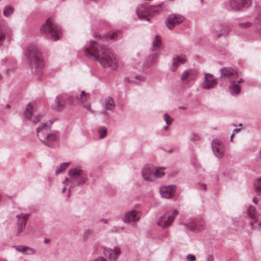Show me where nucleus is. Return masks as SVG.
Returning a JSON list of instances; mask_svg holds the SVG:
<instances>
[{
	"instance_id": "f257e3e1",
	"label": "nucleus",
	"mask_w": 261,
	"mask_h": 261,
	"mask_svg": "<svg viewBox=\"0 0 261 261\" xmlns=\"http://www.w3.org/2000/svg\"><path fill=\"white\" fill-rule=\"evenodd\" d=\"M101 37L96 41H91L85 49V55L91 60L98 61L103 68L112 67L116 70L119 60L110 48L101 47Z\"/></svg>"
},
{
	"instance_id": "f03ea898",
	"label": "nucleus",
	"mask_w": 261,
	"mask_h": 261,
	"mask_svg": "<svg viewBox=\"0 0 261 261\" xmlns=\"http://www.w3.org/2000/svg\"><path fill=\"white\" fill-rule=\"evenodd\" d=\"M25 55L33 72L38 73L44 65L41 54L37 47L34 45L28 47L25 51Z\"/></svg>"
},
{
	"instance_id": "7ed1b4c3",
	"label": "nucleus",
	"mask_w": 261,
	"mask_h": 261,
	"mask_svg": "<svg viewBox=\"0 0 261 261\" xmlns=\"http://www.w3.org/2000/svg\"><path fill=\"white\" fill-rule=\"evenodd\" d=\"M42 33L46 34L54 41L60 39L62 36L61 28L54 23L51 18H48L40 28Z\"/></svg>"
},
{
	"instance_id": "20e7f679",
	"label": "nucleus",
	"mask_w": 261,
	"mask_h": 261,
	"mask_svg": "<svg viewBox=\"0 0 261 261\" xmlns=\"http://www.w3.org/2000/svg\"><path fill=\"white\" fill-rule=\"evenodd\" d=\"M178 214V212L176 210L168 211L160 218L157 222V225L163 228L169 227L173 223Z\"/></svg>"
},
{
	"instance_id": "39448f33",
	"label": "nucleus",
	"mask_w": 261,
	"mask_h": 261,
	"mask_svg": "<svg viewBox=\"0 0 261 261\" xmlns=\"http://www.w3.org/2000/svg\"><path fill=\"white\" fill-rule=\"evenodd\" d=\"M36 112V106L34 102L28 103L26 106L24 112V115L25 118L31 121L34 124H36L38 122L40 121L43 117L42 115L37 117L35 116Z\"/></svg>"
},
{
	"instance_id": "423d86ee",
	"label": "nucleus",
	"mask_w": 261,
	"mask_h": 261,
	"mask_svg": "<svg viewBox=\"0 0 261 261\" xmlns=\"http://www.w3.org/2000/svg\"><path fill=\"white\" fill-rule=\"evenodd\" d=\"M251 4V0H229L224 3L226 8L233 11H240Z\"/></svg>"
},
{
	"instance_id": "0eeeda50",
	"label": "nucleus",
	"mask_w": 261,
	"mask_h": 261,
	"mask_svg": "<svg viewBox=\"0 0 261 261\" xmlns=\"http://www.w3.org/2000/svg\"><path fill=\"white\" fill-rule=\"evenodd\" d=\"M121 252L120 248L117 246H115L113 248L108 247L103 248V253L105 256L110 261H116Z\"/></svg>"
},
{
	"instance_id": "6e6552de",
	"label": "nucleus",
	"mask_w": 261,
	"mask_h": 261,
	"mask_svg": "<svg viewBox=\"0 0 261 261\" xmlns=\"http://www.w3.org/2000/svg\"><path fill=\"white\" fill-rule=\"evenodd\" d=\"M238 76V72L230 67H223L220 69V77L228 79L230 83H234Z\"/></svg>"
},
{
	"instance_id": "1a4fd4ad",
	"label": "nucleus",
	"mask_w": 261,
	"mask_h": 261,
	"mask_svg": "<svg viewBox=\"0 0 261 261\" xmlns=\"http://www.w3.org/2000/svg\"><path fill=\"white\" fill-rule=\"evenodd\" d=\"M186 229L192 231L197 232L203 230L204 228V222L200 219H194L189 223L184 224Z\"/></svg>"
},
{
	"instance_id": "9d476101",
	"label": "nucleus",
	"mask_w": 261,
	"mask_h": 261,
	"mask_svg": "<svg viewBox=\"0 0 261 261\" xmlns=\"http://www.w3.org/2000/svg\"><path fill=\"white\" fill-rule=\"evenodd\" d=\"M137 14L139 19L141 20L150 21L148 15H150V6L147 4H142L137 8Z\"/></svg>"
},
{
	"instance_id": "9b49d317",
	"label": "nucleus",
	"mask_w": 261,
	"mask_h": 261,
	"mask_svg": "<svg viewBox=\"0 0 261 261\" xmlns=\"http://www.w3.org/2000/svg\"><path fill=\"white\" fill-rule=\"evenodd\" d=\"M218 84V80L211 73H205L204 81L202 84L204 89L210 90L215 88Z\"/></svg>"
},
{
	"instance_id": "f8f14e48",
	"label": "nucleus",
	"mask_w": 261,
	"mask_h": 261,
	"mask_svg": "<svg viewBox=\"0 0 261 261\" xmlns=\"http://www.w3.org/2000/svg\"><path fill=\"white\" fill-rule=\"evenodd\" d=\"M185 19L184 16L176 14H172L168 16L167 21V27L170 29H172L176 24L182 22Z\"/></svg>"
},
{
	"instance_id": "ddd939ff",
	"label": "nucleus",
	"mask_w": 261,
	"mask_h": 261,
	"mask_svg": "<svg viewBox=\"0 0 261 261\" xmlns=\"http://www.w3.org/2000/svg\"><path fill=\"white\" fill-rule=\"evenodd\" d=\"M198 77V73L196 70L192 69H189L185 70L181 76V80L185 84L195 81Z\"/></svg>"
},
{
	"instance_id": "4468645a",
	"label": "nucleus",
	"mask_w": 261,
	"mask_h": 261,
	"mask_svg": "<svg viewBox=\"0 0 261 261\" xmlns=\"http://www.w3.org/2000/svg\"><path fill=\"white\" fill-rule=\"evenodd\" d=\"M212 148L215 155L218 158H222L224 151L223 145L221 141L218 139H214L212 142Z\"/></svg>"
},
{
	"instance_id": "2eb2a0df",
	"label": "nucleus",
	"mask_w": 261,
	"mask_h": 261,
	"mask_svg": "<svg viewBox=\"0 0 261 261\" xmlns=\"http://www.w3.org/2000/svg\"><path fill=\"white\" fill-rule=\"evenodd\" d=\"M37 135L39 140L41 141L45 139L51 132L49 124L47 123H43L41 126L37 128Z\"/></svg>"
},
{
	"instance_id": "dca6fc26",
	"label": "nucleus",
	"mask_w": 261,
	"mask_h": 261,
	"mask_svg": "<svg viewBox=\"0 0 261 261\" xmlns=\"http://www.w3.org/2000/svg\"><path fill=\"white\" fill-rule=\"evenodd\" d=\"M141 213L136 210H132L126 213L123 218V222L125 223H130L138 221L141 217Z\"/></svg>"
},
{
	"instance_id": "f3484780",
	"label": "nucleus",
	"mask_w": 261,
	"mask_h": 261,
	"mask_svg": "<svg viewBox=\"0 0 261 261\" xmlns=\"http://www.w3.org/2000/svg\"><path fill=\"white\" fill-rule=\"evenodd\" d=\"M29 214H21L16 216L17 218V234H20L25 228Z\"/></svg>"
},
{
	"instance_id": "a211bd4d",
	"label": "nucleus",
	"mask_w": 261,
	"mask_h": 261,
	"mask_svg": "<svg viewBox=\"0 0 261 261\" xmlns=\"http://www.w3.org/2000/svg\"><path fill=\"white\" fill-rule=\"evenodd\" d=\"M176 187L174 185H169L161 187L160 189L161 195L166 198H171L174 194Z\"/></svg>"
},
{
	"instance_id": "6ab92c4d",
	"label": "nucleus",
	"mask_w": 261,
	"mask_h": 261,
	"mask_svg": "<svg viewBox=\"0 0 261 261\" xmlns=\"http://www.w3.org/2000/svg\"><path fill=\"white\" fill-rule=\"evenodd\" d=\"M186 61V57L184 55L174 56L173 57L172 63L170 67L171 70L175 71L179 65L184 64Z\"/></svg>"
},
{
	"instance_id": "aec40b11",
	"label": "nucleus",
	"mask_w": 261,
	"mask_h": 261,
	"mask_svg": "<svg viewBox=\"0 0 261 261\" xmlns=\"http://www.w3.org/2000/svg\"><path fill=\"white\" fill-rule=\"evenodd\" d=\"M41 141L48 147H53L58 144V137L54 133H51Z\"/></svg>"
},
{
	"instance_id": "412c9836",
	"label": "nucleus",
	"mask_w": 261,
	"mask_h": 261,
	"mask_svg": "<svg viewBox=\"0 0 261 261\" xmlns=\"http://www.w3.org/2000/svg\"><path fill=\"white\" fill-rule=\"evenodd\" d=\"M154 172L153 168L147 167L142 170V176L145 181H152L154 179Z\"/></svg>"
},
{
	"instance_id": "4be33fe9",
	"label": "nucleus",
	"mask_w": 261,
	"mask_h": 261,
	"mask_svg": "<svg viewBox=\"0 0 261 261\" xmlns=\"http://www.w3.org/2000/svg\"><path fill=\"white\" fill-rule=\"evenodd\" d=\"M13 247L18 251L27 255H33L35 254V250L30 247L24 245L14 246Z\"/></svg>"
},
{
	"instance_id": "5701e85b",
	"label": "nucleus",
	"mask_w": 261,
	"mask_h": 261,
	"mask_svg": "<svg viewBox=\"0 0 261 261\" xmlns=\"http://www.w3.org/2000/svg\"><path fill=\"white\" fill-rule=\"evenodd\" d=\"M90 97V94L88 93H86L85 91H82L81 93L80 96H76L75 97L74 96H72L73 99L75 98V100L77 102V103L79 105H82L85 102H86Z\"/></svg>"
},
{
	"instance_id": "b1692460",
	"label": "nucleus",
	"mask_w": 261,
	"mask_h": 261,
	"mask_svg": "<svg viewBox=\"0 0 261 261\" xmlns=\"http://www.w3.org/2000/svg\"><path fill=\"white\" fill-rule=\"evenodd\" d=\"M84 171L79 168H74L68 170V174L72 178H76L84 175Z\"/></svg>"
},
{
	"instance_id": "393cba45",
	"label": "nucleus",
	"mask_w": 261,
	"mask_h": 261,
	"mask_svg": "<svg viewBox=\"0 0 261 261\" xmlns=\"http://www.w3.org/2000/svg\"><path fill=\"white\" fill-rule=\"evenodd\" d=\"M162 45V40L160 36L156 35L152 43L151 49L156 51L160 49Z\"/></svg>"
},
{
	"instance_id": "a878e982",
	"label": "nucleus",
	"mask_w": 261,
	"mask_h": 261,
	"mask_svg": "<svg viewBox=\"0 0 261 261\" xmlns=\"http://www.w3.org/2000/svg\"><path fill=\"white\" fill-rule=\"evenodd\" d=\"M80 179L76 180H72L71 182L72 187L74 186H81L82 185L86 184L88 181L87 176L83 175L81 176Z\"/></svg>"
},
{
	"instance_id": "bb28decb",
	"label": "nucleus",
	"mask_w": 261,
	"mask_h": 261,
	"mask_svg": "<svg viewBox=\"0 0 261 261\" xmlns=\"http://www.w3.org/2000/svg\"><path fill=\"white\" fill-rule=\"evenodd\" d=\"M158 54L156 53H153L149 55L144 63V66L146 67L150 66L156 62V58Z\"/></svg>"
},
{
	"instance_id": "cd10ccee",
	"label": "nucleus",
	"mask_w": 261,
	"mask_h": 261,
	"mask_svg": "<svg viewBox=\"0 0 261 261\" xmlns=\"http://www.w3.org/2000/svg\"><path fill=\"white\" fill-rule=\"evenodd\" d=\"M231 86H229V89L231 95L233 96H237L240 93L241 88L237 84L232 83Z\"/></svg>"
},
{
	"instance_id": "c85d7f7f",
	"label": "nucleus",
	"mask_w": 261,
	"mask_h": 261,
	"mask_svg": "<svg viewBox=\"0 0 261 261\" xmlns=\"http://www.w3.org/2000/svg\"><path fill=\"white\" fill-rule=\"evenodd\" d=\"M163 7L161 4L156 6H150V15H155L162 11Z\"/></svg>"
},
{
	"instance_id": "c756f323",
	"label": "nucleus",
	"mask_w": 261,
	"mask_h": 261,
	"mask_svg": "<svg viewBox=\"0 0 261 261\" xmlns=\"http://www.w3.org/2000/svg\"><path fill=\"white\" fill-rule=\"evenodd\" d=\"M115 106L114 99L110 97H107L105 102L106 110H110Z\"/></svg>"
},
{
	"instance_id": "7c9ffc66",
	"label": "nucleus",
	"mask_w": 261,
	"mask_h": 261,
	"mask_svg": "<svg viewBox=\"0 0 261 261\" xmlns=\"http://www.w3.org/2000/svg\"><path fill=\"white\" fill-rule=\"evenodd\" d=\"M70 162L63 163L59 166H57L55 171V173L58 175L65 170L70 164Z\"/></svg>"
},
{
	"instance_id": "2f4dec72",
	"label": "nucleus",
	"mask_w": 261,
	"mask_h": 261,
	"mask_svg": "<svg viewBox=\"0 0 261 261\" xmlns=\"http://www.w3.org/2000/svg\"><path fill=\"white\" fill-rule=\"evenodd\" d=\"M118 32H113L112 33H108L103 36V39L108 40L110 39L113 41H115L118 38Z\"/></svg>"
},
{
	"instance_id": "473e14b6",
	"label": "nucleus",
	"mask_w": 261,
	"mask_h": 261,
	"mask_svg": "<svg viewBox=\"0 0 261 261\" xmlns=\"http://www.w3.org/2000/svg\"><path fill=\"white\" fill-rule=\"evenodd\" d=\"M98 133L100 139L105 138L107 134V128L105 126H100L98 128Z\"/></svg>"
},
{
	"instance_id": "72a5a7b5",
	"label": "nucleus",
	"mask_w": 261,
	"mask_h": 261,
	"mask_svg": "<svg viewBox=\"0 0 261 261\" xmlns=\"http://www.w3.org/2000/svg\"><path fill=\"white\" fill-rule=\"evenodd\" d=\"M254 189L257 194L261 195V177L257 179L255 181Z\"/></svg>"
},
{
	"instance_id": "f704fd0d",
	"label": "nucleus",
	"mask_w": 261,
	"mask_h": 261,
	"mask_svg": "<svg viewBox=\"0 0 261 261\" xmlns=\"http://www.w3.org/2000/svg\"><path fill=\"white\" fill-rule=\"evenodd\" d=\"M165 169V167H158L156 168L155 171L154 172V177L160 178L165 175L164 170Z\"/></svg>"
},
{
	"instance_id": "c9c22d12",
	"label": "nucleus",
	"mask_w": 261,
	"mask_h": 261,
	"mask_svg": "<svg viewBox=\"0 0 261 261\" xmlns=\"http://www.w3.org/2000/svg\"><path fill=\"white\" fill-rule=\"evenodd\" d=\"M247 214L251 218H254L256 215L254 207L253 206H250L247 210Z\"/></svg>"
},
{
	"instance_id": "e433bc0d",
	"label": "nucleus",
	"mask_w": 261,
	"mask_h": 261,
	"mask_svg": "<svg viewBox=\"0 0 261 261\" xmlns=\"http://www.w3.org/2000/svg\"><path fill=\"white\" fill-rule=\"evenodd\" d=\"M56 103L59 109H61L63 107L64 101V99L61 96L59 95L57 96Z\"/></svg>"
},
{
	"instance_id": "4c0bfd02",
	"label": "nucleus",
	"mask_w": 261,
	"mask_h": 261,
	"mask_svg": "<svg viewBox=\"0 0 261 261\" xmlns=\"http://www.w3.org/2000/svg\"><path fill=\"white\" fill-rule=\"evenodd\" d=\"M13 8L10 6H7L4 9V15L5 16H8L13 13Z\"/></svg>"
},
{
	"instance_id": "58836bf2",
	"label": "nucleus",
	"mask_w": 261,
	"mask_h": 261,
	"mask_svg": "<svg viewBox=\"0 0 261 261\" xmlns=\"http://www.w3.org/2000/svg\"><path fill=\"white\" fill-rule=\"evenodd\" d=\"M252 25V23L251 22H240L238 23V26L242 29H247L250 28Z\"/></svg>"
},
{
	"instance_id": "ea45409f",
	"label": "nucleus",
	"mask_w": 261,
	"mask_h": 261,
	"mask_svg": "<svg viewBox=\"0 0 261 261\" xmlns=\"http://www.w3.org/2000/svg\"><path fill=\"white\" fill-rule=\"evenodd\" d=\"M164 119L167 125L171 124L173 120L170 116L167 113L164 115Z\"/></svg>"
},
{
	"instance_id": "a19ab883",
	"label": "nucleus",
	"mask_w": 261,
	"mask_h": 261,
	"mask_svg": "<svg viewBox=\"0 0 261 261\" xmlns=\"http://www.w3.org/2000/svg\"><path fill=\"white\" fill-rule=\"evenodd\" d=\"M189 139L192 141H196L200 139V136L196 133H192L189 138Z\"/></svg>"
},
{
	"instance_id": "79ce46f5",
	"label": "nucleus",
	"mask_w": 261,
	"mask_h": 261,
	"mask_svg": "<svg viewBox=\"0 0 261 261\" xmlns=\"http://www.w3.org/2000/svg\"><path fill=\"white\" fill-rule=\"evenodd\" d=\"M124 227H118L117 226H114L111 229V232H114V233L119 232L122 231L124 229Z\"/></svg>"
},
{
	"instance_id": "37998d69",
	"label": "nucleus",
	"mask_w": 261,
	"mask_h": 261,
	"mask_svg": "<svg viewBox=\"0 0 261 261\" xmlns=\"http://www.w3.org/2000/svg\"><path fill=\"white\" fill-rule=\"evenodd\" d=\"M229 33V30L228 28H227V31L226 32L225 31H221V33L218 34L217 35V37L220 38L222 36H226L228 35Z\"/></svg>"
},
{
	"instance_id": "c03bdc74",
	"label": "nucleus",
	"mask_w": 261,
	"mask_h": 261,
	"mask_svg": "<svg viewBox=\"0 0 261 261\" xmlns=\"http://www.w3.org/2000/svg\"><path fill=\"white\" fill-rule=\"evenodd\" d=\"M186 258L188 261H194L196 259L195 256L191 254L187 255Z\"/></svg>"
},
{
	"instance_id": "a18cd8bd",
	"label": "nucleus",
	"mask_w": 261,
	"mask_h": 261,
	"mask_svg": "<svg viewBox=\"0 0 261 261\" xmlns=\"http://www.w3.org/2000/svg\"><path fill=\"white\" fill-rule=\"evenodd\" d=\"M135 79L140 82H143L145 80V77L141 75H136Z\"/></svg>"
},
{
	"instance_id": "49530a36",
	"label": "nucleus",
	"mask_w": 261,
	"mask_h": 261,
	"mask_svg": "<svg viewBox=\"0 0 261 261\" xmlns=\"http://www.w3.org/2000/svg\"><path fill=\"white\" fill-rule=\"evenodd\" d=\"M5 38V35L3 30L0 29V42H2Z\"/></svg>"
},
{
	"instance_id": "de8ad7c7",
	"label": "nucleus",
	"mask_w": 261,
	"mask_h": 261,
	"mask_svg": "<svg viewBox=\"0 0 261 261\" xmlns=\"http://www.w3.org/2000/svg\"><path fill=\"white\" fill-rule=\"evenodd\" d=\"M255 23H261V13L258 14L255 20Z\"/></svg>"
},
{
	"instance_id": "09e8293b",
	"label": "nucleus",
	"mask_w": 261,
	"mask_h": 261,
	"mask_svg": "<svg viewBox=\"0 0 261 261\" xmlns=\"http://www.w3.org/2000/svg\"><path fill=\"white\" fill-rule=\"evenodd\" d=\"M223 29L221 31H226L227 28H228L229 30V32L230 31V29L229 28L228 26L226 24H223Z\"/></svg>"
},
{
	"instance_id": "8fccbe9b",
	"label": "nucleus",
	"mask_w": 261,
	"mask_h": 261,
	"mask_svg": "<svg viewBox=\"0 0 261 261\" xmlns=\"http://www.w3.org/2000/svg\"><path fill=\"white\" fill-rule=\"evenodd\" d=\"M94 261H107V260L103 257H99V258L95 259Z\"/></svg>"
},
{
	"instance_id": "3c124183",
	"label": "nucleus",
	"mask_w": 261,
	"mask_h": 261,
	"mask_svg": "<svg viewBox=\"0 0 261 261\" xmlns=\"http://www.w3.org/2000/svg\"><path fill=\"white\" fill-rule=\"evenodd\" d=\"M100 221L107 224L108 223L109 220L105 219H100Z\"/></svg>"
},
{
	"instance_id": "603ef678",
	"label": "nucleus",
	"mask_w": 261,
	"mask_h": 261,
	"mask_svg": "<svg viewBox=\"0 0 261 261\" xmlns=\"http://www.w3.org/2000/svg\"><path fill=\"white\" fill-rule=\"evenodd\" d=\"M240 130V129L235 128V129L233 130V135H234V134H236V133H238Z\"/></svg>"
},
{
	"instance_id": "864d4df0",
	"label": "nucleus",
	"mask_w": 261,
	"mask_h": 261,
	"mask_svg": "<svg viewBox=\"0 0 261 261\" xmlns=\"http://www.w3.org/2000/svg\"><path fill=\"white\" fill-rule=\"evenodd\" d=\"M50 242V240L49 239H45L44 241V243L45 244H48Z\"/></svg>"
},
{
	"instance_id": "5fc2aeb1",
	"label": "nucleus",
	"mask_w": 261,
	"mask_h": 261,
	"mask_svg": "<svg viewBox=\"0 0 261 261\" xmlns=\"http://www.w3.org/2000/svg\"><path fill=\"white\" fill-rule=\"evenodd\" d=\"M202 189H203L204 191H206V186L205 185H204V184L202 185Z\"/></svg>"
},
{
	"instance_id": "6e6d98bb",
	"label": "nucleus",
	"mask_w": 261,
	"mask_h": 261,
	"mask_svg": "<svg viewBox=\"0 0 261 261\" xmlns=\"http://www.w3.org/2000/svg\"><path fill=\"white\" fill-rule=\"evenodd\" d=\"M253 201L254 203L256 204L257 203V198H256L255 197H254L253 199Z\"/></svg>"
},
{
	"instance_id": "4d7b16f0",
	"label": "nucleus",
	"mask_w": 261,
	"mask_h": 261,
	"mask_svg": "<svg viewBox=\"0 0 261 261\" xmlns=\"http://www.w3.org/2000/svg\"><path fill=\"white\" fill-rule=\"evenodd\" d=\"M244 82V80L242 79H240L239 81H237L238 83H241Z\"/></svg>"
},
{
	"instance_id": "13d9d810",
	"label": "nucleus",
	"mask_w": 261,
	"mask_h": 261,
	"mask_svg": "<svg viewBox=\"0 0 261 261\" xmlns=\"http://www.w3.org/2000/svg\"><path fill=\"white\" fill-rule=\"evenodd\" d=\"M86 108H87V110L88 111H91V106H90V105L88 106Z\"/></svg>"
},
{
	"instance_id": "bf43d9fd",
	"label": "nucleus",
	"mask_w": 261,
	"mask_h": 261,
	"mask_svg": "<svg viewBox=\"0 0 261 261\" xmlns=\"http://www.w3.org/2000/svg\"><path fill=\"white\" fill-rule=\"evenodd\" d=\"M207 261H213V258L212 257H208L207 258Z\"/></svg>"
},
{
	"instance_id": "052dcab7",
	"label": "nucleus",
	"mask_w": 261,
	"mask_h": 261,
	"mask_svg": "<svg viewBox=\"0 0 261 261\" xmlns=\"http://www.w3.org/2000/svg\"><path fill=\"white\" fill-rule=\"evenodd\" d=\"M66 191V188L64 187L63 189H62V193H64Z\"/></svg>"
},
{
	"instance_id": "680f3d73",
	"label": "nucleus",
	"mask_w": 261,
	"mask_h": 261,
	"mask_svg": "<svg viewBox=\"0 0 261 261\" xmlns=\"http://www.w3.org/2000/svg\"><path fill=\"white\" fill-rule=\"evenodd\" d=\"M67 180H68V178H66L65 179V180L63 181V184H65L67 182Z\"/></svg>"
},
{
	"instance_id": "e2e57ef3",
	"label": "nucleus",
	"mask_w": 261,
	"mask_h": 261,
	"mask_svg": "<svg viewBox=\"0 0 261 261\" xmlns=\"http://www.w3.org/2000/svg\"><path fill=\"white\" fill-rule=\"evenodd\" d=\"M233 135H233V134H232L231 135V137H230V140H231V141H232V138H233Z\"/></svg>"
},
{
	"instance_id": "0e129e2a",
	"label": "nucleus",
	"mask_w": 261,
	"mask_h": 261,
	"mask_svg": "<svg viewBox=\"0 0 261 261\" xmlns=\"http://www.w3.org/2000/svg\"><path fill=\"white\" fill-rule=\"evenodd\" d=\"M168 127L167 126L164 127V129L166 130L168 129Z\"/></svg>"
},
{
	"instance_id": "69168bd1",
	"label": "nucleus",
	"mask_w": 261,
	"mask_h": 261,
	"mask_svg": "<svg viewBox=\"0 0 261 261\" xmlns=\"http://www.w3.org/2000/svg\"><path fill=\"white\" fill-rule=\"evenodd\" d=\"M179 108L181 109H183V110L185 109V108L184 107H179Z\"/></svg>"
},
{
	"instance_id": "338daca9",
	"label": "nucleus",
	"mask_w": 261,
	"mask_h": 261,
	"mask_svg": "<svg viewBox=\"0 0 261 261\" xmlns=\"http://www.w3.org/2000/svg\"><path fill=\"white\" fill-rule=\"evenodd\" d=\"M257 225H258V226L259 227H261V224H258Z\"/></svg>"
},
{
	"instance_id": "774afa93",
	"label": "nucleus",
	"mask_w": 261,
	"mask_h": 261,
	"mask_svg": "<svg viewBox=\"0 0 261 261\" xmlns=\"http://www.w3.org/2000/svg\"><path fill=\"white\" fill-rule=\"evenodd\" d=\"M260 155V159H261V149H260V155Z\"/></svg>"
}]
</instances>
